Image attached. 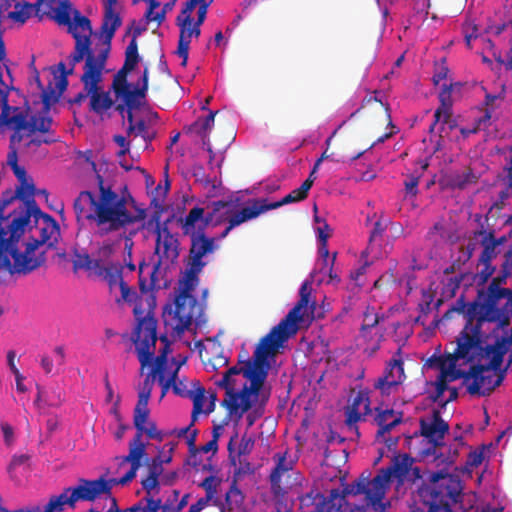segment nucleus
<instances>
[{"label": "nucleus", "mask_w": 512, "mask_h": 512, "mask_svg": "<svg viewBox=\"0 0 512 512\" xmlns=\"http://www.w3.org/2000/svg\"><path fill=\"white\" fill-rule=\"evenodd\" d=\"M380 320V316L374 311L373 308L367 307L363 314V323L361 325V331L369 330L375 327Z\"/></svg>", "instance_id": "obj_48"}, {"label": "nucleus", "mask_w": 512, "mask_h": 512, "mask_svg": "<svg viewBox=\"0 0 512 512\" xmlns=\"http://www.w3.org/2000/svg\"><path fill=\"white\" fill-rule=\"evenodd\" d=\"M376 412L377 413L374 417V421L378 426L376 439L380 440L381 438H384L386 433H389L402 422V413L396 412L393 409L381 410L379 408L376 409Z\"/></svg>", "instance_id": "obj_33"}, {"label": "nucleus", "mask_w": 512, "mask_h": 512, "mask_svg": "<svg viewBox=\"0 0 512 512\" xmlns=\"http://www.w3.org/2000/svg\"><path fill=\"white\" fill-rule=\"evenodd\" d=\"M112 254V247L105 245L98 250L99 258H91L88 254H76L73 259V268L75 271L84 269L93 272L94 275L101 277L109 268L111 261H105Z\"/></svg>", "instance_id": "obj_25"}, {"label": "nucleus", "mask_w": 512, "mask_h": 512, "mask_svg": "<svg viewBox=\"0 0 512 512\" xmlns=\"http://www.w3.org/2000/svg\"><path fill=\"white\" fill-rule=\"evenodd\" d=\"M194 303L193 297H186L185 295H178L175 299V318L178 323L176 329L183 332L188 329L194 318Z\"/></svg>", "instance_id": "obj_31"}, {"label": "nucleus", "mask_w": 512, "mask_h": 512, "mask_svg": "<svg viewBox=\"0 0 512 512\" xmlns=\"http://www.w3.org/2000/svg\"><path fill=\"white\" fill-rule=\"evenodd\" d=\"M19 236L18 233H14L10 226L7 229L0 227V269H4L12 274V245L13 240Z\"/></svg>", "instance_id": "obj_32"}, {"label": "nucleus", "mask_w": 512, "mask_h": 512, "mask_svg": "<svg viewBox=\"0 0 512 512\" xmlns=\"http://www.w3.org/2000/svg\"><path fill=\"white\" fill-rule=\"evenodd\" d=\"M478 182V176L470 167L465 168L462 172L454 171L447 176V186L452 189L464 190L472 184Z\"/></svg>", "instance_id": "obj_37"}, {"label": "nucleus", "mask_w": 512, "mask_h": 512, "mask_svg": "<svg viewBox=\"0 0 512 512\" xmlns=\"http://www.w3.org/2000/svg\"><path fill=\"white\" fill-rule=\"evenodd\" d=\"M143 458V456L136 454V452L134 453L129 451L127 455L121 457L120 465L129 463L130 469L121 478L106 479L104 477H99L97 479L98 483L104 484L102 496L111 497L113 486L126 485L131 482L136 477L139 468L142 466Z\"/></svg>", "instance_id": "obj_23"}, {"label": "nucleus", "mask_w": 512, "mask_h": 512, "mask_svg": "<svg viewBox=\"0 0 512 512\" xmlns=\"http://www.w3.org/2000/svg\"><path fill=\"white\" fill-rule=\"evenodd\" d=\"M105 66L96 64L90 59L88 63L84 64V72L80 77L85 91L89 93L90 110L99 115H102L114 105L109 92L101 91L99 88Z\"/></svg>", "instance_id": "obj_11"}, {"label": "nucleus", "mask_w": 512, "mask_h": 512, "mask_svg": "<svg viewBox=\"0 0 512 512\" xmlns=\"http://www.w3.org/2000/svg\"><path fill=\"white\" fill-rule=\"evenodd\" d=\"M439 102L440 105L437 107L436 110H450L453 106L452 101V84L447 85L444 84L440 93H439Z\"/></svg>", "instance_id": "obj_44"}, {"label": "nucleus", "mask_w": 512, "mask_h": 512, "mask_svg": "<svg viewBox=\"0 0 512 512\" xmlns=\"http://www.w3.org/2000/svg\"><path fill=\"white\" fill-rule=\"evenodd\" d=\"M7 53L3 36H0V123H16L17 127H24V116L28 115L29 108L10 106L8 97L10 91L14 90L11 69L7 65Z\"/></svg>", "instance_id": "obj_10"}, {"label": "nucleus", "mask_w": 512, "mask_h": 512, "mask_svg": "<svg viewBox=\"0 0 512 512\" xmlns=\"http://www.w3.org/2000/svg\"><path fill=\"white\" fill-rule=\"evenodd\" d=\"M148 80H149V69L145 67L142 73V77L140 79L141 85L138 83L134 89H131L130 84H125V87L121 90L117 89L115 82H112V90L115 94L117 100H122V103L116 105V111L124 116V113L129 110H134L140 107L141 99L145 98L146 92L148 90Z\"/></svg>", "instance_id": "obj_20"}, {"label": "nucleus", "mask_w": 512, "mask_h": 512, "mask_svg": "<svg viewBox=\"0 0 512 512\" xmlns=\"http://www.w3.org/2000/svg\"><path fill=\"white\" fill-rule=\"evenodd\" d=\"M419 177L413 174L408 175L404 181L406 194L415 197L418 194Z\"/></svg>", "instance_id": "obj_58"}, {"label": "nucleus", "mask_w": 512, "mask_h": 512, "mask_svg": "<svg viewBox=\"0 0 512 512\" xmlns=\"http://www.w3.org/2000/svg\"><path fill=\"white\" fill-rule=\"evenodd\" d=\"M346 420L345 423L349 428H354L357 431L355 424L360 421L365 415L359 408H353L348 406L345 411Z\"/></svg>", "instance_id": "obj_52"}, {"label": "nucleus", "mask_w": 512, "mask_h": 512, "mask_svg": "<svg viewBox=\"0 0 512 512\" xmlns=\"http://www.w3.org/2000/svg\"><path fill=\"white\" fill-rule=\"evenodd\" d=\"M482 236L481 246L483 250L479 257V262H491L496 257V247L505 241L504 237L496 239L493 232L480 230L475 235Z\"/></svg>", "instance_id": "obj_36"}, {"label": "nucleus", "mask_w": 512, "mask_h": 512, "mask_svg": "<svg viewBox=\"0 0 512 512\" xmlns=\"http://www.w3.org/2000/svg\"><path fill=\"white\" fill-rule=\"evenodd\" d=\"M180 28L179 38L187 41L189 44L191 43V38L194 36L198 38L201 34L200 26L197 23L194 22L193 26L192 24H178L177 25Z\"/></svg>", "instance_id": "obj_43"}, {"label": "nucleus", "mask_w": 512, "mask_h": 512, "mask_svg": "<svg viewBox=\"0 0 512 512\" xmlns=\"http://www.w3.org/2000/svg\"><path fill=\"white\" fill-rule=\"evenodd\" d=\"M150 222H155L156 245L155 253L158 255V261L163 260L174 263L180 255V242L177 236L173 235L167 226V222H160V212L153 213Z\"/></svg>", "instance_id": "obj_17"}, {"label": "nucleus", "mask_w": 512, "mask_h": 512, "mask_svg": "<svg viewBox=\"0 0 512 512\" xmlns=\"http://www.w3.org/2000/svg\"><path fill=\"white\" fill-rule=\"evenodd\" d=\"M200 487H202L206 492V497L201 498L205 502L209 503L210 500L214 497L216 494V478L214 476H208L206 477L200 484Z\"/></svg>", "instance_id": "obj_53"}, {"label": "nucleus", "mask_w": 512, "mask_h": 512, "mask_svg": "<svg viewBox=\"0 0 512 512\" xmlns=\"http://www.w3.org/2000/svg\"><path fill=\"white\" fill-rule=\"evenodd\" d=\"M310 287L308 282L301 285L300 298L288 314L270 332L260 339L253 353V364L248 361L243 367V374L251 382L264 384L270 367L269 358L274 357L279 349L294 336L307 311Z\"/></svg>", "instance_id": "obj_4"}, {"label": "nucleus", "mask_w": 512, "mask_h": 512, "mask_svg": "<svg viewBox=\"0 0 512 512\" xmlns=\"http://www.w3.org/2000/svg\"><path fill=\"white\" fill-rule=\"evenodd\" d=\"M189 48L190 44L187 41L182 39H178V47L176 50V54L182 58L181 66L185 67L187 65L188 56H189Z\"/></svg>", "instance_id": "obj_60"}, {"label": "nucleus", "mask_w": 512, "mask_h": 512, "mask_svg": "<svg viewBox=\"0 0 512 512\" xmlns=\"http://www.w3.org/2000/svg\"><path fill=\"white\" fill-rule=\"evenodd\" d=\"M64 505H67V503L64 502L62 497L52 496L43 512H61Z\"/></svg>", "instance_id": "obj_59"}, {"label": "nucleus", "mask_w": 512, "mask_h": 512, "mask_svg": "<svg viewBox=\"0 0 512 512\" xmlns=\"http://www.w3.org/2000/svg\"><path fill=\"white\" fill-rule=\"evenodd\" d=\"M140 59L137 40L131 39L125 50L124 64L113 77L112 82H115L118 90L124 88L125 84H129L127 76L135 69Z\"/></svg>", "instance_id": "obj_30"}, {"label": "nucleus", "mask_w": 512, "mask_h": 512, "mask_svg": "<svg viewBox=\"0 0 512 512\" xmlns=\"http://www.w3.org/2000/svg\"><path fill=\"white\" fill-rule=\"evenodd\" d=\"M453 358V353L444 356L432 355L427 361L426 365L429 368H435L443 373L448 368L449 361Z\"/></svg>", "instance_id": "obj_45"}, {"label": "nucleus", "mask_w": 512, "mask_h": 512, "mask_svg": "<svg viewBox=\"0 0 512 512\" xmlns=\"http://www.w3.org/2000/svg\"><path fill=\"white\" fill-rule=\"evenodd\" d=\"M453 117L452 109L450 110H435L433 118H435V122H439V137H443V132H446V124L448 123V120H450Z\"/></svg>", "instance_id": "obj_49"}, {"label": "nucleus", "mask_w": 512, "mask_h": 512, "mask_svg": "<svg viewBox=\"0 0 512 512\" xmlns=\"http://www.w3.org/2000/svg\"><path fill=\"white\" fill-rule=\"evenodd\" d=\"M473 365L470 366V376L473 382L467 387V391L471 395L488 396L495 388L492 375H486L489 371H496L500 368L492 367V356H479V360H476Z\"/></svg>", "instance_id": "obj_18"}, {"label": "nucleus", "mask_w": 512, "mask_h": 512, "mask_svg": "<svg viewBox=\"0 0 512 512\" xmlns=\"http://www.w3.org/2000/svg\"><path fill=\"white\" fill-rule=\"evenodd\" d=\"M195 9V7L191 6L187 2L184 4V7L182 8L180 14L176 18V24H192L193 18H192V12Z\"/></svg>", "instance_id": "obj_57"}, {"label": "nucleus", "mask_w": 512, "mask_h": 512, "mask_svg": "<svg viewBox=\"0 0 512 512\" xmlns=\"http://www.w3.org/2000/svg\"><path fill=\"white\" fill-rule=\"evenodd\" d=\"M274 468L269 474L271 491L274 496H283L286 490L300 483V474L295 469L296 460L288 450L275 453Z\"/></svg>", "instance_id": "obj_12"}, {"label": "nucleus", "mask_w": 512, "mask_h": 512, "mask_svg": "<svg viewBox=\"0 0 512 512\" xmlns=\"http://www.w3.org/2000/svg\"><path fill=\"white\" fill-rule=\"evenodd\" d=\"M483 324L479 326V338L481 356H492V367H498L503 364L504 356L511 350L512 347V328L508 336L497 338L493 344L483 345L484 334L482 332Z\"/></svg>", "instance_id": "obj_27"}, {"label": "nucleus", "mask_w": 512, "mask_h": 512, "mask_svg": "<svg viewBox=\"0 0 512 512\" xmlns=\"http://www.w3.org/2000/svg\"><path fill=\"white\" fill-rule=\"evenodd\" d=\"M252 396V393L247 389V385H244L240 392H236L234 388H227L225 398L222 401V406L228 411V419L233 415H237L238 418H241L247 411H249L255 401L252 399Z\"/></svg>", "instance_id": "obj_26"}, {"label": "nucleus", "mask_w": 512, "mask_h": 512, "mask_svg": "<svg viewBox=\"0 0 512 512\" xmlns=\"http://www.w3.org/2000/svg\"><path fill=\"white\" fill-rule=\"evenodd\" d=\"M478 28L476 24L473 22L467 21L463 25V33L466 45L468 48H471L472 39H476L478 37L477 34Z\"/></svg>", "instance_id": "obj_56"}, {"label": "nucleus", "mask_w": 512, "mask_h": 512, "mask_svg": "<svg viewBox=\"0 0 512 512\" xmlns=\"http://www.w3.org/2000/svg\"><path fill=\"white\" fill-rule=\"evenodd\" d=\"M134 314L137 318V325L132 334V341L135 344L141 371L153 365L150 373L146 377H150L154 382L157 376L159 384H162L164 379L163 371L167 363V357H165L164 354L155 356L156 342L158 340L157 319L150 314L139 318L137 308H134Z\"/></svg>", "instance_id": "obj_7"}, {"label": "nucleus", "mask_w": 512, "mask_h": 512, "mask_svg": "<svg viewBox=\"0 0 512 512\" xmlns=\"http://www.w3.org/2000/svg\"><path fill=\"white\" fill-rule=\"evenodd\" d=\"M92 155L91 150L83 153L85 160L95 173L99 194L95 196L88 190L79 193L73 203L77 223L89 221L95 233L104 237L144 220L146 217L144 209H139L136 214L129 211L128 202H134V199L126 187L119 194L110 184L105 183L102 172L104 168L107 169L108 162L102 158L99 163H96L92 160Z\"/></svg>", "instance_id": "obj_1"}, {"label": "nucleus", "mask_w": 512, "mask_h": 512, "mask_svg": "<svg viewBox=\"0 0 512 512\" xmlns=\"http://www.w3.org/2000/svg\"><path fill=\"white\" fill-rule=\"evenodd\" d=\"M53 123V120L50 116H37V115H25L24 116V127H17L16 123H0V129L2 127H8L14 130V133L10 137L9 144V152L7 155V163H14L18 161V151L16 144L22 142L24 138V132H26L27 136H32L36 132H48L49 127Z\"/></svg>", "instance_id": "obj_14"}, {"label": "nucleus", "mask_w": 512, "mask_h": 512, "mask_svg": "<svg viewBox=\"0 0 512 512\" xmlns=\"http://www.w3.org/2000/svg\"><path fill=\"white\" fill-rule=\"evenodd\" d=\"M253 446H254V440L252 438L244 435L241 438V441H240V444L238 447V455L241 456V455L249 454L251 452V450L253 449Z\"/></svg>", "instance_id": "obj_64"}, {"label": "nucleus", "mask_w": 512, "mask_h": 512, "mask_svg": "<svg viewBox=\"0 0 512 512\" xmlns=\"http://www.w3.org/2000/svg\"><path fill=\"white\" fill-rule=\"evenodd\" d=\"M405 379L404 364L401 359H391L384 371L374 384L382 394H389L392 387L400 385Z\"/></svg>", "instance_id": "obj_29"}, {"label": "nucleus", "mask_w": 512, "mask_h": 512, "mask_svg": "<svg viewBox=\"0 0 512 512\" xmlns=\"http://www.w3.org/2000/svg\"><path fill=\"white\" fill-rule=\"evenodd\" d=\"M145 464L148 467V475L159 478V476L163 473L164 461L160 455L155 456L151 459L146 457Z\"/></svg>", "instance_id": "obj_46"}, {"label": "nucleus", "mask_w": 512, "mask_h": 512, "mask_svg": "<svg viewBox=\"0 0 512 512\" xmlns=\"http://www.w3.org/2000/svg\"><path fill=\"white\" fill-rule=\"evenodd\" d=\"M203 270L202 267H198L187 263L186 270L184 273L183 287L179 295H185L186 297H192L191 293L198 284V275Z\"/></svg>", "instance_id": "obj_40"}, {"label": "nucleus", "mask_w": 512, "mask_h": 512, "mask_svg": "<svg viewBox=\"0 0 512 512\" xmlns=\"http://www.w3.org/2000/svg\"><path fill=\"white\" fill-rule=\"evenodd\" d=\"M31 67L33 68V75L30 78V85L35 84L37 89L41 90V100L43 103V106L46 110H49L51 105L58 102L60 96L63 94V92L66 89L61 90L60 86L58 85L60 78L63 76L62 70L59 67V64L57 65V71L60 72V75L57 76L54 75V87H52V83L50 82L48 86L45 88L40 80V75L38 70L34 66V60L31 62Z\"/></svg>", "instance_id": "obj_28"}, {"label": "nucleus", "mask_w": 512, "mask_h": 512, "mask_svg": "<svg viewBox=\"0 0 512 512\" xmlns=\"http://www.w3.org/2000/svg\"><path fill=\"white\" fill-rule=\"evenodd\" d=\"M363 405V414L368 415L371 413L370 400L368 394L364 391H359L353 398L352 403L349 405L353 408H359Z\"/></svg>", "instance_id": "obj_50"}, {"label": "nucleus", "mask_w": 512, "mask_h": 512, "mask_svg": "<svg viewBox=\"0 0 512 512\" xmlns=\"http://www.w3.org/2000/svg\"><path fill=\"white\" fill-rule=\"evenodd\" d=\"M36 2H38V0ZM44 2H46V4H47L49 12L54 14V12L49 7V3H50L49 0H44L40 4L35 3L34 5H32L28 2L20 3V2L15 1L13 10H11L8 13V19L12 20L15 23L24 24L30 18L31 14L34 10V7L40 6Z\"/></svg>", "instance_id": "obj_38"}, {"label": "nucleus", "mask_w": 512, "mask_h": 512, "mask_svg": "<svg viewBox=\"0 0 512 512\" xmlns=\"http://www.w3.org/2000/svg\"><path fill=\"white\" fill-rule=\"evenodd\" d=\"M309 183H302V185L292 190L289 194H287L285 197H283L281 200L267 203L266 207L267 210L277 209L283 205L290 204L293 202H299L307 198L308 192H309Z\"/></svg>", "instance_id": "obj_39"}, {"label": "nucleus", "mask_w": 512, "mask_h": 512, "mask_svg": "<svg viewBox=\"0 0 512 512\" xmlns=\"http://www.w3.org/2000/svg\"><path fill=\"white\" fill-rule=\"evenodd\" d=\"M218 111H209V114L204 118H198L188 128L187 132L195 133L201 137L204 146H207V150L211 153L212 149L210 146L209 133L214 126L215 116Z\"/></svg>", "instance_id": "obj_35"}, {"label": "nucleus", "mask_w": 512, "mask_h": 512, "mask_svg": "<svg viewBox=\"0 0 512 512\" xmlns=\"http://www.w3.org/2000/svg\"><path fill=\"white\" fill-rule=\"evenodd\" d=\"M456 344L457 347L453 352V358L449 361L448 368L438 375L447 384L461 378L465 380L472 378L470 369L464 371L457 369L456 366L459 360H464L466 363H474L479 360V356H481L479 327L472 322L465 321L462 331L456 338Z\"/></svg>", "instance_id": "obj_9"}, {"label": "nucleus", "mask_w": 512, "mask_h": 512, "mask_svg": "<svg viewBox=\"0 0 512 512\" xmlns=\"http://www.w3.org/2000/svg\"><path fill=\"white\" fill-rule=\"evenodd\" d=\"M35 221L36 228L39 230V238H32L31 241L26 243L25 251L20 252L18 243L20 238L25 232L27 225L21 227V232L12 245V274L27 275L39 267L43 266L46 262L45 252L36 255L37 249L42 245H47L48 248L54 247L59 236V226L56 220L40 210V213H33L32 217Z\"/></svg>", "instance_id": "obj_5"}, {"label": "nucleus", "mask_w": 512, "mask_h": 512, "mask_svg": "<svg viewBox=\"0 0 512 512\" xmlns=\"http://www.w3.org/2000/svg\"><path fill=\"white\" fill-rule=\"evenodd\" d=\"M512 274L500 271L492 278L483 301L465 302L460 296L455 303L443 314L442 320H449L454 313L463 315L465 321L472 322L478 327L480 324L497 323L495 331L503 329L510 324L512 317V289L502 287ZM440 320L436 322L438 324Z\"/></svg>", "instance_id": "obj_3"}, {"label": "nucleus", "mask_w": 512, "mask_h": 512, "mask_svg": "<svg viewBox=\"0 0 512 512\" xmlns=\"http://www.w3.org/2000/svg\"><path fill=\"white\" fill-rule=\"evenodd\" d=\"M440 479L445 480V483H441L438 488L431 490L432 504L428 512H437L441 507L446 512H451L449 500L457 502L461 489L458 481H454L450 476L444 475L441 472L434 473L431 477V481L436 483Z\"/></svg>", "instance_id": "obj_19"}, {"label": "nucleus", "mask_w": 512, "mask_h": 512, "mask_svg": "<svg viewBox=\"0 0 512 512\" xmlns=\"http://www.w3.org/2000/svg\"><path fill=\"white\" fill-rule=\"evenodd\" d=\"M484 449L485 447L482 446L480 449L470 452L468 455L467 464L472 467H478L484 460Z\"/></svg>", "instance_id": "obj_61"}, {"label": "nucleus", "mask_w": 512, "mask_h": 512, "mask_svg": "<svg viewBox=\"0 0 512 512\" xmlns=\"http://www.w3.org/2000/svg\"><path fill=\"white\" fill-rule=\"evenodd\" d=\"M49 7L54 12V19L59 25L67 27V32L75 39L73 52L68 56V66L59 62L63 76L58 85L60 89H67L68 76L72 75L76 64L91 59L96 64L106 65L111 50V42L116 30L121 26L122 20L112 7H105L104 17L99 30L101 38L100 49L96 54L92 48L91 36L93 34L91 21L82 15L79 10L72 7L69 0H49Z\"/></svg>", "instance_id": "obj_2"}, {"label": "nucleus", "mask_w": 512, "mask_h": 512, "mask_svg": "<svg viewBox=\"0 0 512 512\" xmlns=\"http://www.w3.org/2000/svg\"><path fill=\"white\" fill-rule=\"evenodd\" d=\"M3 193H9L10 196H13V201L16 199H20L22 201L20 212L17 214L14 212L13 218L9 224L10 229H13L14 233L19 234L23 225L30 224L33 213H40V208L34 199L35 186L32 182H28L27 180L24 181V183L20 182L16 191L8 189Z\"/></svg>", "instance_id": "obj_15"}, {"label": "nucleus", "mask_w": 512, "mask_h": 512, "mask_svg": "<svg viewBox=\"0 0 512 512\" xmlns=\"http://www.w3.org/2000/svg\"><path fill=\"white\" fill-rule=\"evenodd\" d=\"M143 435H146L149 439L157 440L160 442L164 438V434L158 430L156 423L153 421L148 422V424L143 427L141 432V439L143 438Z\"/></svg>", "instance_id": "obj_55"}, {"label": "nucleus", "mask_w": 512, "mask_h": 512, "mask_svg": "<svg viewBox=\"0 0 512 512\" xmlns=\"http://www.w3.org/2000/svg\"><path fill=\"white\" fill-rule=\"evenodd\" d=\"M153 390V380L150 377H146L143 383L138 388V401L133 412V424L136 429V433L133 439L129 442V451L136 452L143 457H146V444L141 440V432L144 426L149 421V408L148 402L151 397Z\"/></svg>", "instance_id": "obj_13"}, {"label": "nucleus", "mask_w": 512, "mask_h": 512, "mask_svg": "<svg viewBox=\"0 0 512 512\" xmlns=\"http://www.w3.org/2000/svg\"><path fill=\"white\" fill-rule=\"evenodd\" d=\"M413 464V458L408 454H399L393 457L388 467L382 468L374 477V485L382 486L384 492L388 488L391 478H396L402 482L408 475Z\"/></svg>", "instance_id": "obj_22"}, {"label": "nucleus", "mask_w": 512, "mask_h": 512, "mask_svg": "<svg viewBox=\"0 0 512 512\" xmlns=\"http://www.w3.org/2000/svg\"><path fill=\"white\" fill-rule=\"evenodd\" d=\"M143 500L146 502V505L144 507L141 505L140 512H158V510H160L161 499L146 496Z\"/></svg>", "instance_id": "obj_62"}, {"label": "nucleus", "mask_w": 512, "mask_h": 512, "mask_svg": "<svg viewBox=\"0 0 512 512\" xmlns=\"http://www.w3.org/2000/svg\"><path fill=\"white\" fill-rule=\"evenodd\" d=\"M104 484L98 483L97 479L90 480L79 478L75 486L64 488L57 497H62L70 508H75L78 501L93 502L102 496Z\"/></svg>", "instance_id": "obj_21"}, {"label": "nucleus", "mask_w": 512, "mask_h": 512, "mask_svg": "<svg viewBox=\"0 0 512 512\" xmlns=\"http://www.w3.org/2000/svg\"><path fill=\"white\" fill-rule=\"evenodd\" d=\"M119 288L121 291V297L116 299V302L118 304H120L121 302L131 304L135 302V300L138 298L135 289L130 287L125 281H121Z\"/></svg>", "instance_id": "obj_47"}, {"label": "nucleus", "mask_w": 512, "mask_h": 512, "mask_svg": "<svg viewBox=\"0 0 512 512\" xmlns=\"http://www.w3.org/2000/svg\"><path fill=\"white\" fill-rule=\"evenodd\" d=\"M223 211L222 217L217 219L216 223L227 220L230 228H235L242 223L258 217L261 213L268 211L266 207V199L254 200L250 206L237 210V205L228 201L213 202L214 216L217 212Z\"/></svg>", "instance_id": "obj_16"}, {"label": "nucleus", "mask_w": 512, "mask_h": 512, "mask_svg": "<svg viewBox=\"0 0 512 512\" xmlns=\"http://www.w3.org/2000/svg\"><path fill=\"white\" fill-rule=\"evenodd\" d=\"M123 266L120 263H110L108 270L101 276L103 280H105L112 290L116 286H120L121 281H124L123 276Z\"/></svg>", "instance_id": "obj_41"}, {"label": "nucleus", "mask_w": 512, "mask_h": 512, "mask_svg": "<svg viewBox=\"0 0 512 512\" xmlns=\"http://www.w3.org/2000/svg\"><path fill=\"white\" fill-rule=\"evenodd\" d=\"M483 264L482 270L479 272L478 277L480 279V283H486L488 279L494 274L496 268L491 264V262H481Z\"/></svg>", "instance_id": "obj_63"}, {"label": "nucleus", "mask_w": 512, "mask_h": 512, "mask_svg": "<svg viewBox=\"0 0 512 512\" xmlns=\"http://www.w3.org/2000/svg\"><path fill=\"white\" fill-rule=\"evenodd\" d=\"M420 434L434 446H442L443 439L449 431V425L442 419L438 410H433L430 418H420Z\"/></svg>", "instance_id": "obj_24"}, {"label": "nucleus", "mask_w": 512, "mask_h": 512, "mask_svg": "<svg viewBox=\"0 0 512 512\" xmlns=\"http://www.w3.org/2000/svg\"><path fill=\"white\" fill-rule=\"evenodd\" d=\"M364 494L368 505L376 507L385 497L384 488L374 485V478L361 476L353 483L347 485L343 491L332 489L327 498L321 497L314 512H353L346 500L347 495Z\"/></svg>", "instance_id": "obj_8"}, {"label": "nucleus", "mask_w": 512, "mask_h": 512, "mask_svg": "<svg viewBox=\"0 0 512 512\" xmlns=\"http://www.w3.org/2000/svg\"><path fill=\"white\" fill-rule=\"evenodd\" d=\"M136 129V136H141L146 144L151 143L156 137V132L150 131L143 119L136 121Z\"/></svg>", "instance_id": "obj_54"}, {"label": "nucleus", "mask_w": 512, "mask_h": 512, "mask_svg": "<svg viewBox=\"0 0 512 512\" xmlns=\"http://www.w3.org/2000/svg\"><path fill=\"white\" fill-rule=\"evenodd\" d=\"M173 392L181 397L190 398L193 400V411L192 418L196 419V416L203 412V403H204V394L205 389L203 387H198L196 391H192L187 389L186 384L183 381H176L174 378L173 383Z\"/></svg>", "instance_id": "obj_34"}, {"label": "nucleus", "mask_w": 512, "mask_h": 512, "mask_svg": "<svg viewBox=\"0 0 512 512\" xmlns=\"http://www.w3.org/2000/svg\"><path fill=\"white\" fill-rule=\"evenodd\" d=\"M51 127H52V125L49 127L48 132H41L43 134L42 136L33 137L28 142H26L24 145L25 148H27V149L32 148V147L38 148L42 144L55 143L57 141V139H56L55 133L52 131Z\"/></svg>", "instance_id": "obj_42"}, {"label": "nucleus", "mask_w": 512, "mask_h": 512, "mask_svg": "<svg viewBox=\"0 0 512 512\" xmlns=\"http://www.w3.org/2000/svg\"><path fill=\"white\" fill-rule=\"evenodd\" d=\"M240 372H243V368H238L233 366L229 368L223 375V378L217 382V385L227 391V388H234V381L232 380L233 375H238Z\"/></svg>", "instance_id": "obj_51"}, {"label": "nucleus", "mask_w": 512, "mask_h": 512, "mask_svg": "<svg viewBox=\"0 0 512 512\" xmlns=\"http://www.w3.org/2000/svg\"><path fill=\"white\" fill-rule=\"evenodd\" d=\"M214 219V213H205L204 208L195 206L184 218L178 220L182 233L190 238L187 263L204 268V258L217 249L215 237H208L205 230Z\"/></svg>", "instance_id": "obj_6"}]
</instances>
